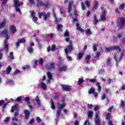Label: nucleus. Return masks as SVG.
I'll list each match as a JSON object with an SVG mask.
<instances>
[{"instance_id": "7ed1b4c3", "label": "nucleus", "mask_w": 125, "mask_h": 125, "mask_svg": "<svg viewBox=\"0 0 125 125\" xmlns=\"http://www.w3.org/2000/svg\"><path fill=\"white\" fill-rule=\"evenodd\" d=\"M113 50H117V52H121L122 49L119 46H112L110 47L105 48V52H110V51H113Z\"/></svg>"}, {"instance_id": "5fc2aeb1", "label": "nucleus", "mask_w": 125, "mask_h": 125, "mask_svg": "<svg viewBox=\"0 0 125 125\" xmlns=\"http://www.w3.org/2000/svg\"><path fill=\"white\" fill-rule=\"evenodd\" d=\"M123 36H124V33H118L117 34V38H118L119 39H120V38H122Z\"/></svg>"}, {"instance_id": "f257e3e1", "label": "nucleus", "mask_w": 125, "mask_h": 125, "mask_svg": "<svg viewBox=\"0 0 125 125\" xmlns=\"http://www.w3.org/2000/svg\"><path fill=\"white\" fill-rule=\"evenodd\" d=\"M70 33L68 30H66L63 34L65 42H68V45L67 47L64 49V52L66 56V58L68 61H72V57L69 56L68 53L72 52L74 50V48L73 47V42L70 40Z\"/></svg>"}, {"instance_id": "20e7f679", "label": "nucleus", "mask_w": 125, "mask_h": 125, "mask_svg": "<svg viewBox=\"0 0 125 125\" xmlns=\"http://www.w3.org/2000/svg\"><path fill=\"white\" fill-rule=\"evenodd\" d=\"M39 18H42V17H43L44 20L46 21L48 18H50V13L47 12H40L38 14Z\"/></svg>"}, {"instance_id": "473e14b6", "label": "nucleus", "mask_w": 125, "mask_h": 125, "mask_svg": "<svg viewBox=\"0 0 125 125\" xmlns=\"http://www.w3.org/2000/svg\"><path fill=\"white\" fill-rule=\"evenodd\" d=\"M41 87L42 88V89H46L47 86L45 83H43V82L41 83Z\"/></svg>"}, {"instance_id": "052dcab7", "label": "nucleus", "mask_w": 125, "mask_h": 125, "mask_svg": "<svg viewBox=\"0 0 125 125\" xmlns=\"http://www.w3.org/2000/svg\"><path fill=\"white\" fill-rule=\"evenodd\" d=\"M100 56V52H97L96 55L95 57V58H98Z\"/></svg>"}, {"instance_id": "3c124183", "label": "nucleus", "mask_w": 125, "mask_h": 125, "mask_svg": "<svg viewBox=\"0 0 125 125\" xmlns=\"http://www.w3.org/2000/svg\"><path fill=\"white\" fill-rule=\"evenodd\" d=\"M38 63L40 65H42V64H43V59H39V61L38 62Z\"/></svg>"}, {"instance_id": "58836bf2", "label": "nucleus", "mask_w": 125, "mask_h": 125, "mask_svg": "<svg viewBox=\"0 0 125 125\" xmlns=\"http://www.w3.org/2000/svg\"><path fill=\"white\" fill-rule=\"evenodd\" d=\"M96 85L98 87V91L99 92H100V91H101V88H102L101 86H100V83H96Z\"/></svg>"}, {"instance_id": "4be33fe9", "label": "nucleus", "mask_w": 125, "mask_h": 125, "mask_svg": "<svg viewBox=\"0 0 125 125\" xmlns=\"http://www.w3.org/2000/svg\"><path fill=\"white\" fill-rule=\"evenodd\" d=\"M65 106H66V104L65 103H63L62 104H59L58 105V108H59V110H61V111H62V109L63 108H64Z\"/></svg>"}, {"instance_id": "ddd939ff", "label": "nucleus", "mask_w": 125, "mask_h": 125, "mask_svg": "<svg viewBox=\"0 0 125 125\" xmlns=\"http://www.w3.org/2000/svg\"><path fill=\"white\" fill-rule=\"evenodd\" d=\"M12 71V68H11V66H8L6 69V71H3L2 72V74H6V75H8Z\"/></svg>"}, {"instance_id": "680f3d73", "label": "nucleus", "mask_w": 125, "mask_h": 125, "mask_svg": "<svg viewBox=\"0 0 125 125\" xmlns=\"http://www.w3.org/2000/svg\"><path fill=\"white\" fill-rule=\"evenodd\" d=\"M1 0H2V4H6V3H7V1H8V0H0V1H1Z\"/></svg>"}, {"instance_id": "412c9836", "label": "nucleus", "mask_w": 125, "mask_h": 125, "mask_svg": "<svg viewBox=\"0 0 125 125\" xmlns=\"http://www.w3.org/2000/svg\"><path fill=\"white\" fill-rule=\"evenodd\" d=\"M10 30L11 31L12 34H15L16 33V27L15 26L11 25L10 27Z\"/></svg>"}, {"instance_id": "393cba45", "label": "nucleus", "mask_w": 125, "mask_h": 125, "mask_svg": "<svg viewBox=\"0 0 125 125\" xmlns=\"http://www.w3.org/2000/svg\"><path fill=\"white\" fill-rule=\"evenodd\" d=\"M98 7V2H95V4L93 5L92 10H96Z\"/></svg>"}, {"instance_id": "bf43d9fd", "label": "nucleus", "mask_w": 125, "mask_h": 125, "mask_svg": "<svg viewBox=\"0 0 125 125\" xmlns=\"http://www.w3.org/2000/svg\"><path fill=\"white\" fill-rule=\"evenodd\" d=\"M34 123H35V119H32L30 120L29 124V125H33V124H34Z\"/></svg>"}, {"instance_id": "6e6d98bb", "label": "nucleus", "mask_w": 125, "mask_h": 125, "mask_svg": "<svg viewBox=\"0 0 125 125\" xmlns=\"http://www.w3.org/2000/svg\"><path fill=\"white\" fill-rule=\"evenodd\" d=\"M90 58H91V56H90V55L86 56L85 57V60H87V61L90 60Z\"/></svg>"}, {"instance_id": "ea45409f", "label": "nucleus", "mask_w": 125, "mask_h": 125, "mask_svg": "<svg viewBox=\"0 0 125 125\" xmlns=\"http://www.w3.org/2000/svg\"><path fill=\"white\" fill-rule=\"evenodd\" d=\"M24 101H26L27 104H31V102H30V97H26L24 99Z\"/></svg>"}, {"instance_id": "1a4fd4ad", "label": "nucleus", "mask_w": 125, "mask_h": 125, "mask_svg": "<svg viewBox=\"0 0 125 125\" xmlns=\"http://www.w3.org/2000/svg\"><path fill=\"white\" fill-rule=\"evenodd\" d=\"M1 35V36H3V37H5L6 41H8L9 36H8V30H7V29H4L2 31Z\"/></svg>"}, {"instance_id": "9d476101", "label": "nucleus", "mask_w": 125, "mask_h": 125, "mask_svg": "<svg viewBox=\"0 0 125 125\" xmlns=\"http://www.w3.org/2000/svg\"><path fill=\"white\" fill-rule=\"evenodd\" d=\"M57 49V48H56V46L54 44H53L51 47L50 46L47 47V50L48 52H50V50L51 51H55V50H56Z\"/></svg>"}, {"instance_id": "bb28decb", "label": "nucleus", "mask_w": 125, "mask_h": 125, "mask_svg": "<svg viewBox=\"0 0 125 125\" xmlns=\"http://www.w3.org/2000/svg\"><path fill=\"white\" fill-rule=\"evenodd\" d=\"M86 36H89V35H92V32L90 29H87L85 31Z\"/></svg>"}, {"instance_id": "c85d7f7f", "label": "nucleus", "mask_w": 125, "mask_h": 125, "mask_svg": "<svg viewBox=\"0 0 125 125\" xmlns=\"http://www.w3.org/2000/svg\"><path fill=\"white\" fill-rule=\"evenodd\" d=\"M28 52L30 54H32L34 52V49L32 47H28L27 48Z\"/></svg>"}, {"instance_id": "39448f33", "label": "nucleus", "mask_w": 125, "mask_h": 125, "mask_svg": "<svg viewBox=\"0 0 125 125\" xmlns=\"http://www.w3.org/2000/svg\"><path fill=\"white\" fill-rule=\"evenodd\" d=\"M45 68L48 71H51V70L55 69V63L54 62H48L45 65Z\"/></svg>"}, {"instance_id": "49530a36", "label": "nucleus", "mask_w": 125, "mask_h": 125, "mask_svg": "<svg viewBox=\"0 0 125 125\" xmlns=\"http://www.w3.org/2000/svg\"><path fill=\"white\" fill-rule=\"evenodd\" d=\"M125 4L124 3H122L120 5L119 9H120V10H123L124 8H125Z\"/></svg>"}, {"instance_id": "13d9d810", "label": "nucleus", "mask_w": 125, "mask_h": 125, "mask_svg": "<svg viewBox=\"0 0 125 125\" xmlns=\"http://www.w3.org/2000/svg\"><path fill=\"white\" fill-rule=\"evenodd\" d=\"M21 100H22V97L21 96L18 97L16 99V101L18 102H20Z\"/></svg>"}, {"instance_id": "de8ad7c7", "label": "nucleus", "mask_w": 125, "mask_h": 125, "mask_svg": "<svg viewBox=\"0 0 125 125\" xmlns=\"http://www.w3.org/2000/svg\"><path fill=\"white\" fill-rule=\"evenodd\" d=\"M8 47H9L8 44L5 43V49L6 53L8 52Z\"/></svg>"}, {"instance_id": "f8f14e48", "label": "nucleus", "mask_w": 125, "mask_h": 125, "mask_svg": "<svg viewBox=\"0 0 125 125\" xmlns=\"http://www.w3.org/2000/svg\"><path fill=\"white\" fill-rule=\"evenodd\" d=\"M31 16L32 18L33 21L34 22H37V21L38 20V17H36V13L34 11H31Z\"/></svg>"}, {"instance_id": "e2e57ef3", "label": "nucleus", "mask_w": 125, "mask_h": 125, "mask_svg": "<svg viewBox=\"0 0 125 125\" xmlns=\"http://www.w3.org/2000/svg\"><path fill=\"white\" fill-rule=\"evenodd\" d=\"M85 4L88 7H89V6H90V3H89V2L88 1H86Z\"/></svg>"}, {"instance_id": "f704fd0d", "label": "nucleus", "mask_w": 125, "mask_h": 125, "mask_svg": "<svg viewBox=\"0 0 125 125\" xmlns=\"http://www.w3.org/2000/svg\"><path fill=\"white\" fill-rule=\"evenodd\" d=\"M21 73V71L18 69L15 70V71L13 72L12 74L13 76H16L17 74H20Z\"/></svg>"}, {"instance_id": "864d4df0", "label": "nucleus", "mask_w": 125, "mask_h": 125, "mask_svg": "<svg viewBox=\"0 0 125 125\" xmlns=\"http://www.w3.org/2000/svg\"><path fill=\"white\" fill-rule=\"evenodd\" d=\"M43 6H44V7H45V8H46L47 7H48V6H49V3L48 2H46V3H43Z\"/></svg>"}, {"instance_id": "f3484780", "label": "nucleus", "mask_w": 125, "mask_h": 125, "mask_svg": "<svg viewBox=\"0 0 125 125\" xmlns=\"http://www.w3.org/2000/svg\"><path fill=\"white\" fill-rule=\"evenodd\" d=\"M61 110H58L56 112V117L57 120H59L60 118V117H62V115H61Z\"/></svg>"}, {"instance_id": "4c0bfd02", "label": "nucleus", "mask_w": 125, "mask_h": 125, "mask_svg": "<svg viewBox=\"0 0 125 125\" xmlns=\"http://www.w3.org/2000/svg\"><path fill=\"white\" fill-rule=\"evenodd\" d=\"M23 70H29L30 69V65L26 64L22 67Z\"/></svg>"}, {"instance_id": "6e6552de", "label": "nucleus", "mask_w": 125, "mask_h": 125, "mask_svg": "<svg viewBox=\"0 0 125 125\" xmlns=\"http://www.w3.org/2000/svg\"><path fill=\"white\" fill-rule=\"evenodd\" d=\"M62 88L63 91H71V90H72V87L68 85H62Z\"/></svg>"}, {"instance_id": "0eeeda50", "label": "nucleus", "mask_w": 125, "mask_h": 125, "mask_svg": "<svg viewBox=\"0 0 125 125\" xmlns=\"http://www.w3.org/2000/svg\"><path fill=\"white\" fill-rule=\"evenodd\" d=\"M120 23H117V26L118 29H120V28H123V27H125V18L121 17L120 18Z\"/></svg>"}, {"instance_id": "c756f323", "label": "nucleus", "mask_w": 125, "mask_h": 125, "mask_svg": "<svg viewBox=\"0 0 125 125\" xmlns=\"http://www.w3.org/2000/svg\"><path fill=\"white\" fill-rule=\"evenodd\" d=\"M46 75L48 79H49V80H52V74H51V73L50 72L48 71L46 73Z\"/></svg>"}, {"instance_id": "c03bdc74", "label": "nucleus", "mask_w": 125, "mask_h": 125, "mask_svg": "<svg viewBox=\"0 0 125 125\" xmlns=\"http://www.w3.org/2000/svg\"><path fill=\"white\" fill-rule=\"evenodd\" d=\"M62 28H63V25H62V24H58L57 30L61 31V30H62Z\"/></svg>"}, {"instance_id": "c9c22d12", "label": "nucleus", "mask_w": 125, "mask_h": 125, "mask_svg": "<svg viewBox=\"0 0 125 125\" xmlns=\"http://www.w3.org/2000/svg\"><path fill=\"white\" fill-rule=\"evenodd\" d=\"M95 123L96 125H100V119L96 118L95 119Z\"/></svg>"}, {"instance_id": "2eb2a0df", "label": "nucleus", "mask_w": 125, "mask_h": 125, "mask_svg": "<svg viewBox=\"0 0 125 125\" xmlns=\"http://www.w3.org/2000/svg\"><path fill=\"white\" fill-rule=\"evenodd\" d=\"M67 71V66L66 65H63L62 67L59 68V71L60 73H62V72H66Z\"/></svg>"}, {"instance_id": "79ce46f5", "label": "nucleus", "mask_w": 125, "mask_h": 125, "mask_svg": "<svg viewBox=\"0 0 125 125\" xmlns=\"http://www.w3.org/2000/svg\"><path fill=\"white\" fill-rule=\"evenodd\" d=\"M14 53L13 52H11L9 54V58H10V59H11L12 60L14 59V56H13Z\"/></svg>"}, {"instance_id": "774afa93", "label": "nucleus", "mask_w": 125, "mask_h": 125, "mask_svg": "<svg viewBox=\"0 0 125 125\" xmlns=\"http://www.w3.org/2000/svg\"><path fill=\"white\" fill-rule=\"evenodd\" d=\"M92 106H93L92 104H87V107L88 109H92Z\"/></svg>"}, {"instance_id": "aec40b11", "label": "nucleus", "mask_w": 125, "mask_h": 125, "mask_svg": "<svg viewBox=\"0 0 125 125\" xmlns=\"http://www.w3.org/2000/svg\"><path fill=\"white\" fill-rule=\"evenodd\" d=\"M83 55H84V53H79L77 56V60H81L83 57Z\"/></svg>"}, {"instance_id": "cd10ccee", "label": "nucleus", "mask_w": 125, "mask_h": 125, "mask_svg": "<svg viewBox=\"0 0 125 125\" xmlns=\"http://www.w3.org/2000/svg\"><path fill=\"white\" fill-rule=\"evenodd\" d=\"M93 116V111H88V114H87L88 118H92Z\"/></svg>"}, {"instance_id": "dca6fc26", "label": "nucleus", "mask_w": 125, "mask_h": 125, "mask_svg": "<svg viewBox=\"0 0 125 125\" xmlns=\"http://www.w3.org/2000/svg\"><path fill=\"white\" fill-rule=\"evenodd\" d=\"M35 102H36L38 107H42V104H41V100H40L39 96L35 97Z\"/></svg>"}, {"instance_id": "37998d69", "label": "nucleus", "mask_w": 125, "mask_h": 125, "mask_svg": "<svg viewBox=\"0 0 125 125\" xmlns=\"http://www.w3.org/2000/svg\"><path fill=\"white\" fill-rule=\"evenodd\" d=\"M18 41L20 43H25L26 42V40L25 39H19Z\"/></svg>"}, {"instance_id": "5701e85b", "label": "nucleus", "mask_w": 125, "mask_h": 125, "mask_svg": "<svg viewBox=\"0 0 125 125\" xmlns=\"http://www.w3.org/2000/svg\"><path fill=\"white\" fill-rule=\"evenodd\" d=\"M99 22V21L97 19V17L95 15H94L93 23L94 25H97V23Z\"/></svg>"}, {"instance_id": "f03ea898", "label": "nucleus", "mask_w": 125, "mask_h": 125, "mask_svg": "<svg viewBox=\"0 0 125 125\" xmlns=\"http://www.w3.org/2000/svg\"><path fill=\"white\" fill-rule=\"evenodd\" d=\"M24 3L23 2H19V0H14V5L17 12H19L20 14H22L21 10L19 8L21 5H23Z\"/></svg>"}, {"instance_id": "603ef678", "label": "nucleus", "mask_w": 125, "mask_h": 125, "mask_svg": "<svg viewBox=\"0 0 125 125\" xmlns=\"http://www.w3.org/2000/svg\"><path fill=\"white\" fill-rule=\"evenodd\" d=\"M36 121H37L38 124H41L42 123V119H41V118H40V117H37Z\"/></svg>"}, {"instance_id": "4468645a", "label": "nucleus", "mask_w": 125, "mask_h": 125, "mask_svg": "<svg viewBox=\"0 0 125 125\" xmlns=\"http://www.w3.org/2000/svg\"><path fill=\"white\" fill-rule=\"evenodd\" d=\"M6 25V19H4L3 21H2L1 22H0V29H3Z\"/></svg>"}, {"instance_id": "09e8293b", "label": "nucleus", "mask_w": 125, "mask_h": 125, "mask_svg": "<svg viewBox=\"0 0 125 125\" xmlns=\"http://www.w3.org/2000/svg\"><path fill=\"white\" fill-rule=\"evenodd\" d=\"M84 82V80H83V79H81L79 78L78 81V84H81V83H83Z\"/></svg>"}, {"instance_id": "69168bd1", "label": "nucleus", "mask_w": 125, "mask_h": 125, "mask_svg": "<svg viewBox=\"0 0 125 125\" xmlns=\"http://www.w3.org/2000/svg\"><path fill=\"white\" fill-rule=\"evenodd\" d=\"M15 45L16 47L18 48V47L20 45V42L18 41V42H16Z\"/></svg>"}, {"instance_id": "9b49d317", "label": "nucleus", "mask_w": 125, "mask_h": 125, "mask_svg": "<svg viewBox=\"0 0 125 125\" xmlns=\"http://www.w3.org/2000/svg\"><path fill=\"white\" fill-rule=\"evenodd\" d=\"M24 119L25 120H29L30 118V111L28 110H25L24 111Z\"/></svg>"}, {"instance_id": "a211bd4d", "label": "nucleus", "mask_w": 125, "mask_h": 125, "mask_svg": "<svg viewBox=\"0 0 125 125\" xmlns=\"http://www.w3.org/2000/svg\"><path fill=\"white\" fill-rule=\"evenodd\" d=\"M76 27H77V29L78 31H80V32H81V33H82V34H83V33H84V32H85L84 29H82V27H81V26H80V24H79L78 23H76Z\"/></svg>"}, {"instance_id": "423d86ee", "label": "nucleus", "mask_w": 125, "mask_h": 125, "mask_svg": "<svg viewBox=\"0 0 125 125\" xmlns=\"http://www.w3.org/2000/svg\"><path fill=\"white\" fill-rule=\"evenodd\" d=\"M106 12L107 11H106V9L101 12L100 14V21H106L107 19Z\"/></svg>"}, {"instance_id": "a878e982", "label": "nucleus", "mask_w": 125, "mask_h": 125, "mask_svg": "<svg viewBox=\"0 0 125 125\" xmlns=\"http://www.w3.org/2000/svg\"><path fill=\"white\" fill-rule=\"evenodd\" d=\"M68 12H72V3L71 2L68 3V6L67 8Z\"/></svg>"}, {"instance_id": "e433bc0d", "label": "nucleus", "mask_w": 125, "mask_h": 125, "mask_svg": "<svg viewBox=\"0 0 125 125\" xmlns=\"http://www.w3.org/2000/svg\"><path fill=\"white\" fill-rule=\"evenodd\" d=\"M95 92V90L94 88H90L88 90V94H93Z\"/></svg>"}, {"instance_id": "72a5a7b5", "label": "nucleus", "mask_w": 125, "mask_h": 125, "mask_svg": "<svg viewBox=\"0 0 125 125\" xmlns=\"http://www.w3.org/2000/svg\"><path fill=\"white\" fill-rule=\"evenodd\" d=\"M51 107L53 110H55V103H54V102L53 101H51Z\"/></svg>"}, {"instance_id": "0e129e2a", "label": "nucleus", "mask_w": 125, "mask_h": 125, "mask_svg": "<svg viewBox=\"0 0 125 125\" xmlns=\"http://www.w3.org/2000/svg\"><path fill=\"white\" fill-rule=\"evenodd\" d=\"M28 1L30 4H35V0H28Z\"/></svg>"}, {"instance_id": "b1692460", "label": "nucleus", "mask_w": 125, "mask_h": 125, "mask_svg": "<svg viewBox=\"0 0 125 125\" xmlns=\"http://www.w3.org/2000/svg\"><path fill=\"white\" fill-rule=\"evenodd\" d=\"M43 3H43L42 1L38 0L36 4V6L37 7L43 6Z\"/></svg>"}, {"instance_id": "2f4dec72", "label": "nucleus", "mask_w": 125, "mask_h": 125, "mask_svg": "<svg viewBox=\"0 0 125 125\" xmlns=\"http://www.w3.org/2000/svg\"><path fill=\"white\" fill-rule=\"evenodd\" d=\"M105 119L106 120H107V121H110V119H111V114L109 113H107L106 115H105Z\"/></svg>"}, {"instance_id": "7c9ffc66", "label": "nucleus", "mask_w": 125, "mask_h": 125, "mask_svg": "<svg viewBox=\"0 0 125 125\" xmlns=\"http://www.w3.org/2000/svg\"><path fill=\"white\" fill-rule=\"evenodd\" d=\"M17 105H15L12 107L11 110V113H14V111L15 110H17Z\"/></svg>"}, {"instance_id": "a18cd8bd", "label": "nucleus", "mask_w": 125, "mask_h": 125, "mask_svg": "<svg viewBox=\"0 0 125 125\" xmlns=\"http://www.w3.org/2000/svg\"><path fill=\"white\" fill-rule=\"evenodd\" d=\"M73 15L75 18H77V17H79V14H78V11H74L73 12Z\"/></svg>"}, {"instance_id": "338daca9", "label": "nucleus", "mask_w": 125, "mask_h": 125, "mask_svg": "<svg viewBox=\"0 0 125 125\" xmlns=\"http://www.w3.org/2000/svg\"><path fill=\"white\" fill-rule=\"evenodd\" d=\"M105 98H106V94H103L102 96L101 100H104V99H105Z\"/></svg>"}, {"instance_id": "a19ab883", "label": "nucleus", "mask_w": 125, "mask_h": 125, "mask_svg": "<svg viewBox=\"0 0 125 125\" xmlns=\"http://www.w3.org/2000/svg\"><path fill=\"white\" fill-rule=\"evenodd\" d=\"M9 121H10V118L7 117L3 120V123L4 124H8V122H9Z\"/></svg>"}, {"instance_id": "6ab92c4d", "label": "nucleus", "mask_w": 125, "mask_h": 125, "mask_svg": "<svg viewBox=\"0 0 125 125\" xmlns=\"http://www.w3.org/2000/svg\"><path fill=\"white\" fill-rule=\"evenodd\" d=\"M106 63L107 66H112V59L111 58H108L106 59Z\"/></svg>"}, {"instance_id": "8fccbe9b", "label": "nucleus", "mask_w": 125, "mask_h": 125, "mask_svg": "<svg viewBox=\"0 0 125 125\" xmlns=\"http://www.w3.org/2000/svg\"><path fill=\"white\" fill-rule=\"evenodd\" d=\"M97 44H94L93 45V49L94 51H96L97 50Z\"/></svg>"}, {"instance_id": "4d7b16f0", "label": "nucleus", "mask_w": 125, "mask_h": 125, "mask_svg": "<svg viewBox=\"0 0 125 125\" xmlns=\"http://www.w3.org/2000/svg\"><path fill=\"white\" fill-rule=\"evenodd\" d=\"M121 106L123 107H125V101L121 100V102L120 104Z\"/></svg>"}]
</instances>
